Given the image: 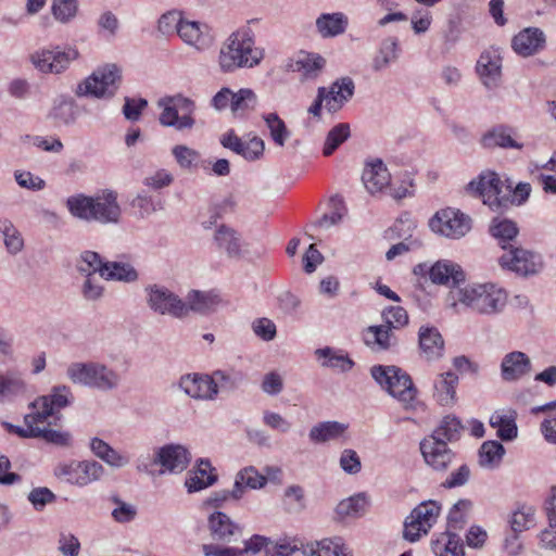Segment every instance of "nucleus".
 <instances>
[{"label":"nucleus","mask_w":556,"mask_h":556,"mask_svg":"<svg viewBox=\"0 0 556 556\" xmlns=\"http://www.w3.org/2000/svg\"><path fill=\"white\" fill-rule=\"evenodd\" d=\"M545 34L536 27H527L514 36L511 47L523 58L531 56L544 49Z\"/></svg>","instance_id":"22"},{"label":"nucleus","mask_w":556,"mask_h":556,"mask_svg":"<svg viewBox=\"0 0 556 556\" xmlns=\"http://www.w3.org/2000/svg\"><path fill=\"white\" fill-rule=\"evenodd\" d=\"M517 413L514 409L507 412H494L489 420L492 428L497 429V437L503 441H513L518 435L516 425Z\"/></svg>","instance_id":"35"},{"label":"nucleus","mask_w":556,"mask_h":556,"mask_svg":"<svg viewBox=\"0 0 556 556\" xmlns=\"http://www.w3.org/2000/svg\"><path fill=\"white\" fill-rule=\"evenodd\" d=\"M26 384L22 377L13 371L0 374V401L4 397L24 393Z\"/></svg>","instance_id":"52"},{"label":"nucleus","mask_w":556,"mask_h":556,"mask_svg":"<svg viewBox=\"0 0 556 556\" xmlns=\"http://www.w3.org/2000/svg\"><path fill=\"white\" fill-rule=\"evenodd\" d=\"M325 65L326 60L321 55L302 51L298 54L292 68L303 79H315L320 75Z\"/></svg>","instance_id":"34"},{"label":"nucleus","mask_w":556,"mask_h":556,"mask_svg":"<svg viewBox=\"0 0 556 556\" xmlns=\"http://www.w3.org/2000/svg\"><path fill=\"white\" fill-rule=\"evenodd\" d=\"M458 377L452 371L440 374L433 382V397L442 406H452L456 402Z\"/></svg>","instance_id":"30"},{"label":"nucleus","mask_w":556,"mask_h":556,"mask_svg":"<svg viewBox=\"0 0 556 556\" xmlns=\"http://www.w3.org/2000/svg\"><path fill=\"white\" fill-rule=\"evenodd\" d=\"M498 262L503 268H508L523 276L538 274L543 267L539 254L521 248H513V245L500 257Z\"/></svg>","instance_id":"15"},{"label":"nucleus","mask_w":556,"mask_h":556,"mask_svg":"<svg viewBox=\"0 0 556 556\" xmlns=\"http://www.w3.org/2000/svg\"><path fill=\"white\" fill-rule=\"evenodd\" d=\"M78 56L77 50L68 48L61 50L59 47L51 50H41L31 54L34 66L45 74H60L68 64Z\"/></svg>","instance_id":"14"},{"label":"nucleus","mask_w":556,"mask_h":556,"mask_svg":"<svg viewBox=\"0 0 556 556\" xmlns=\"http://www.w3.org/2000/svg\"><path fill=\"white\" fill-rule=\"evenodd\" d=\"M490 232L494 238L500 240L502 248L506 250L507 243L514 240L518 235V227L513 220L494 218L490 226Z\"/></svg>","instance_id":"48"},{"label":"nucleus","mask_w":556,"mask_h":556,"mask_svg":"<svg viewBox=\"0 0 556 556\" xmlns=\"http://www.w3.org/2000/svg\"><path fill=\"white\" fill-rule=\"evenodd\" d=\"M372 378L393 397L410 406L417 396V390L414 387L412 378L407 372L396 366H374L371 368Z\"/></svg>","instance_id":"7"},{"label":"nucleus","mask_w":556,"mask_h":556,"mask_svg":"<svg viewBox=\"0 0 556 556\" xmlns=\"http://www.w3.org/2000/svg\"><path fill=\"white\" fill-rule=\"evenodd\" d=\"M432 551L437 556H464L460 538L451 531L442 533L432 542Z\"/></svg>","instance_id":"43"},{"label":"nucleus","mask_w":556,"mask_h":556,"mask_svg":"<svg viewBox=\"0 0 556 556\" xmlns=\"http://www.w3.org/2000/svg\"><path fill=\"white\" fill-rule=\"evenodd\" d=\"M349 18L342 12L323 13L316 20V28L323 38H331L343 34Z\"/></svg>","instance_id":"36"},{"label":"nucleus","mask_w":556,"mask_h":556,"mask_svg":"<svg viewBox=\"0 0 556 556\" xmlns=\"http://www.w3.org/2000/svg\"><path fill=\"white\" fill-rule=\"evenodd\" d=\"M181 13L178 11H168L161 15L157 22V29L163 35L178 33V28L182 24Z\"/></svg>","instance_id":"64"},{"label":"nucleus","mask_w":556,"mask_h":556,"mask_svg":"<svg viewBox=\"0 0 556 556\" xmlns=\"http://www.w3.org/2000/svg\"><path fill=\"white\" fill-rule=\"evenodd\" d=\"M441 506L434 501H426L413 509L404 523V539L409 542L419 540L427 534L437 522Z\"/></svg>","instance_id":"11"},{"label":"nucleus","mask_w":556,"mask_h":556,"mask_svg":"<svg viewBox=\"0 0 556 556\" xmlns=\"http://www.w3.org/2000/svg\"><path fill=\"white\" fill-rule=\"evenodd\" d=\"M507 302V293L493 283L469 285L450 291L448 305L459 313V306L483 315L500 313Z\"/></svg>","instance_id":"2"},{"label":"nucleus","mask_w":556,"mask_h":556,"mask_svg":"<svg viewBox=\"0 0 556 556\" xmlns=\"http://www.w3.org/2000/svg\"><path fill=\"white\" fill-rule=\"evenodd\" d=\"M103 269L102 278L105 280L134 282L138 279L137 270L129 263L105 262Z\"/></svg>","instance_id":"45"},{"label":"nucleus","mask_w":556,"mask_h":556,"mask_svg":"<svg viewBox=\"0 0 556 556\" xmlns=\"http://www.w3.org/2000/svg\"><path fill=\"white\" fill-rule=\"evenodd\" d=\"M207 527L214 541L231 543L242 535V527L223 511L211 514Z\"/></svg>","instance_id":"21"},{"label":"nucleus","mask_w":556,"mask_h":556,"mask_svg":"<svg viewBox=\"0 0 556 556\" xmlns=\"http://www.w3.org/2000/svg\"><path fill=\"white\" fill-rule=\"evenodd\" d=\"M122 72L115 64H105L78 84L77 97H92L97 99H111L119 89Z\"/></svg>","instance_id":"6"},{"label":"nucleus","mask_w":556,"mask_h":556,"mask_svg":"<svg viewBox=\"0 0 556 556\" xmlns=\"http://www.w3.org/2000/svg\"><path fill=\"white\" fill-rule=\"evenodd\" d=\"M189 451L179 444H168L157 450L153 456V464H160L159 475L165 472L178 473L184 471L190 463Z\"/></svg>","instance_id":"17"},{"label":"nucleus","mask_w":556,"mask_h":556,"mask_svg":"<svg viewBox=\"0 0 556 556\" xmlns=\"http://www.w3.org/2000/svg\"><path fill=\"white\" fill-rule=\"evenodd\" d=\"M315 355L318 359H323V367L338 369L342 372H346L350 371L354 366V362L343 350L326 346L317 349L315 351Z\"/></svg>","instance_id":"39"},{"label":"nucleus","mask_w":556,"mask_h":556,"mask_svg":"<svg viewBox=\"0 0 556 556\" xmlns=\"http://www.w3.org/2000/svg\"><path fill=\"white\" fill-rule=\"evenodd\" d=\"M472 507V503L469 500H459L450 510L447 518V531L453 532L454 530L463 529L467 521V515Z\"/></svg>","instance_id":"55"},{"label":"nucleus","mask_w":556,"mask_h":556,"mask_svg":"<svg viewBox=\"0 0 556 556\" xmlns=\"http://www.w3.org/2000/svg\"><path fill=\"white\" fill-rule=\"evenodd\" d=\"M390 173L381 160L370 163L362 175V180L370 193L381 191L390 184Z\"/></svg>","instance_id":"33"},{"label":"nucleus","mask_w":556,"mask_h":556,"mask_svg":"<svg viewBox=\"0 0 556 556\" xmlns=\"http://www.w3.org/2000/svg\"><path fill=\"white\" fill-rule=\"evenodd\" d=\"M27 498L37 511H41L48 504L56 501V495L46 486H38L28 493Z\"/></svg>","instance_id":"62"},{"label":"nucleus","mask_w":556,"mask_h":556,"mask_svg":"<svg viewBox=\"0 0 556 556\" xmlns=\"http://www.w3.org/2000/svg\"><path fill=\"white\" fill-rule=\"evenodd\" d=\"M531 371V361L527 354L514 351L506 354L501 363V376L504 381H517Z\"/></svg>","instance_id":"26"},{"label":"nucleus","mask_w":556,"mask_h":556,"mask_svg":"<svg viewBox=\"0 0 556 556\" xmlns=\"http://www.w3.org/2000/svg\"><path fill=\"white\" fill-rule=\"evenodd\" d=\"M214 242L218 251L225 253L229 258L240 260L247 252V244L241 233L235 228L222 224L214 233Z\"/></svg>","instance_id":"18"},{"label":"nucleus","mask_w":556,"mask_h":556,"mask_svg":"<svg viewBox=\"0 0 556 556\" xmlns=\"http://www.w3.org/2000/svg\"><path fill=\"white\" fill-rule=\"evenodd\" d=\"M172 153L181 168L190 169L197 166L200 154L197 150L184 144H177L173 148Z\"/></svg>","instance_id":"61"},{"label":"nucleus","mask_w":556,"mask_h":556,"mask_svg":"<svg viewBox=\"0 0 556 556\" xmlns=\"http://www.w3.org/2000/svg\"><path fill=\"white\" fill-rule=\"evenodd\" d=\"M432 282L445 286H455L465 280L462 267L451 261H438L429 271Z\"/></svg>","instance_id":"28"},{"label":"nucleus","mask_w":556,"mask_h":556,"mask_svg":"<svg viewBox=\"0 0 556 556\" xmlns=\"http://www.w3.org/2000/svg\"><path fill=\"white\" fill-rule=\"evenodd\" d=\"M463 425L455 416L447 415L434 429L432 434L420 442V452L427 465L434 470L444 471L453 463L455 454L447 442L460 438Z\"/></svg>","instance_id":"1"},{"label":"nucleus","mask_w":556,"mask_h":556,"mask_svg":"<svg viewBox=\"0 0 556 556\" xmlns=\"http://www.w3.org/2000/svg\"><path fill=\"white\" fill-rule=\"evenodd\" d=\"M348 425L339 421H323L309 430V440L314 443H324L337 440L344 434Z\"/></svg>","instance_id":"42"},{"label":"nucleus","mask_w":556,"mask_h":556,"mask_svg":"<svg viewBox=\"0 0 556 556\" xmlns=\"http://www.w3.org/2000/svg\"><path fill=\"white\" fill-rule=\"evenodd\" d=\"M330 211L325 213L318 220L313 224V227L328 228L341 222L346 213V208L342 198L334 195L329 202Z\"/></svg>","instance_id":"50"},{"label":"nucleus","mask_w":556,"mask_h":556,"mask_svg":"<svg viewBox=\"0 0 556 556\" xmlns=\"http://www.w3.org/2000/svg\"><path fill=\"white\" fill-rule=\"evenodd\" d=\"M146 293L147 304L154 313L175 318L186 317L185 302L165 286L150 285Z\"/></svg>","instance_id":"13"},{"label":"nucleus","mask_w":556,"mask_h":556,"mask_svg":"<svg viewBox=\"0 0 556 556\" xmlns=\"http://www.w3.org/2000/svg\"><path fill=\"white\" fill-rule=\"evenodd\" d=\"M104 472L103 466L96 460H84L59 464L54 469V475L65 482L86 486L93 481H98Z\"/></svg>","instance_id":"12"},{"label":"nucleus","mask_w":556,"mask_h":556,"mask_svg":"<svg viewBox=\"0 0 556 556\" xmlns=\"http://www.w3.org/2000/svg\"><path fill=\"white\" fill-rule=\"evenodd\" d=\"M79 108L72 99H62L56 102L49 116L56 125H72L79 116Z\"/></svg>","instance_id":"44"},{"label":"nucleus","mask_w":556,"mask_h":556,"mask_svg":"<svg viewBox=\"0 0 556 556\" xmlns=\"http://www.w3.org/2000/svg\"><path fill=\"white\" fill-rule=\"evenodd\" d=\"M105 262L102 261L100 255L93 251H84L77 262L76 268L83 275H96L97 273L102 278Z\"/></svg>","instance_id":"54"},{"label":"nucleus","mask_w":556,"mask_h":556,"mask_svg":"<svg viewBox=\"0 0 556 556\" xmlns=\"http://www.w3.org/2000/svg\"><path fill=\"white\" fill-rule=\"evenodd\" d=\"M71 389L67 386L52 388L51 394L42 395L29 404V409H35L46 422L49 418L59 420L60 410L70 404Z\"/></svg>","instance_id":"16"},{"label":"nucleus","mask_w":556,"mask_h":556,"mask_svg":"<svg viewBox=\"0 0 556 556\" xmlns=\"http://www.w3.org/2000/svg\"><path fill=\"white\" fill-rule=\"evenodd\" d=\"M264 59V50L255 47L250 29L233 31L222 45L218 65L222 72L232 73L239 68H252Z\"/></svg>","instance_id":"4"},{"label":"nucleus","mask_w":556,"mask_h":556,"mask_svg":"<svg viewBox=\"0 0 556 556\" xmlns=\"http://www.w3.org/2000/svg\"><path fill=\"white\" fill-rule=\"evenodd\" d=\"M0 233L3 235L4 245L10 254H17L24 248L21 232L9 219H0Z\"/></svg>","instance_id":"49"},{"label":"nucleus","mask_w":556,"mask_h":556,"mask_svg":"<svg viewBox=\"0 0 556 556\" xmlns=\"http://www.w3.org/2000/svg\"><path fill=\"white\" fill-rule=\"evenodd\" d=\"M214 471L215 469L207 459H200L195 469L186 480L188 492H198L213 485L217 481V475Z\"/></svg>","instance_id":"32"},{"label":"nucleus","mask_w":556,"mask_h":556,"mask_svg":"<svg viewBox=\"0 0 556 556\" xmlns=\"http://www.w3.org/2000/svg\"><path fill=\"white\" fill-rule=\"evenodd\" d=\"M363 339L367 346L375 351H387L397 344L393 329L387 325L369 326L363 332Z\"/></svg>","instance_id":"29"},{"label":"nucleus","mask_w":556,"mask_h":556,"mask_svg":"<svg viewBox=\"0 0 556 556\" xmlns=\"http://www.w3.org/2000/svg\"><path fill=\"white\" fill-rule=\"evenodd\" d=\"M534 522V509L530 506H521L514 511L510 520L514 533L529 529Z\"/></svg>","instance_id":"60"},{"label":"nucleus","mask_w":556,"mask_h":556,"mask_svg":"<svg viewBox=\"0 0 556 556\" xmlns=\"http://www.w3.org/2000/svg\"><path fill=\"white\" fill-rule=\"evenodd\" d=\"M163 106L160 114V123L166 127H174L177 130L191 129L194 125L192 114L194 102L182 96L163 99L159 102Z\"/></svg>","instance_id":"10"},{"label":"nucleus","mask_w":556,"mask_h":556,"mask_svg":"<svg viewBox=\"0 0 556 556\" xmlns=\"http://www.w3.org/2000/svg\"><path fill=\"white\" fill-rule=\"evenodd\" d=\"M505 448L498 441H485L479 450V464L485 468H495L502 462Z\"/></svg>","instance_id":"47"},{"label":"nucleus","mask_w":556,"mask_h":556,"mask_svg":"<svg viewBox=\"0 0 556 556\" xmlns=\"http://www.w3.org/2000/svg\"><path fill=\"white\" fill-rule=\"evenodd\" d=\"M184 302L186 307V316H188L190 312L204 315L215 308V306L219 303V299L218 295L213 292L191 290L187 294L186 301Z\"/></svg>","instance_id":"37"},{"label":"nucleus","mask_w":556,"mask_h":556,"mask_svg":"<svg viewBox=\"0 0 556 556\" xmlns=\"http://www.w3.org/2000/svg\"><path fill=\"white\" fill-rule=\"evenodd\" d=\"M471 226V217L455 207L441 208L429 219L433 232L454 240L465 237Z\"/></svg>","instance_id":"8"},{"label":"nucleus","mask_w":556,"mask_h":556,"mask_svg":"<svg viewBox=\"0 0 556 556\" xmlns=\"http://www.w3.org/2000/svg\"><path fill=\"white\" fill-rule=\"evenodd\" d=\"M177 34L184 42L198 50H205L213 42L207 25L199 22L182 21Z\"/></svg>","instance_id":"27"},{"label":"nucleus","mask_w":556,"mask_h":556,"mask_svg":"<svg viewBox=\"0 0 556 556\" xmlns=\"http://www.w3.org/2000/svg\"><path fill=\"white\" fill-rule=\"evenodd\" d=\"M355 90L354 81L351 77H342L326 88V110L329 113L339 112L345 103L352 99Z\"/></svg>","instance_id":"25"},{"label":"nucleus","mask_w":556,"mask_h":556,"mask_svg":"<svg viewBox=\"0 0 556 556\" xmlns=\"http://www.w3.org/2000/svg\"><path fill=\"white\" fill-rule=\"evenodd\" d=\"M399 41L394 37L384 39L378 52L372 59L371 68L374 72H381L389 67V65L395 62L399 58Z\"/></svg>","instance_id":"41"},{"label":"nucleus","mask_w":556,"mask_h":556,"mask_svg":"<svg viewBox=\"0 0 556 556\" xmlns=\"http://www.w3.org/2000/svg\"><path fill=\"white\" fill-rule=\"evenodd\" d=\"M342 547V538H327L312 544H307L303 548L304 556H333L337 548Z\"/></svg>","instance_id":"51"},{"label":"nucleus","mask_w":556,"mask_h":556,"mask_svg":"<svg viewBox=\"0 0 556 556\" xmlns=\"http://www.w3.org/2000/svg\"><path fill=\"white\" fill-rule=\"evenodd\" d=\"M212 378L214 384L216 386V391L218 390H227L231 391L237 389L241 382L243 381V375L240 371L236 370H215L212 374Z\"/></svg>","instance_id":"57"},{"label":"nucleus","mask_w":556,"mask_h":556,"mask_svg":"<svg viewBox=\"0 0 556 556\" xmlns=\"http://www.w3.org/2000/svg\"><path fill=\"white\" fill-rule=\"evenodd\" d=\"M179 388L195 400L212 401L217 396L212 375L189 374L179 380Z\"/></svg>","instance_id":"19"},{"label":"nucleus","mask_w":556,"mask_h":556,"mask_svg":"<svg viewBox=\"0 0 556 556\" xmlns=\"http://www.w3.org/2000/svg\"><path fill=\"white\" fill-rule=\"evenodd\" d=\"M467 190L483 198V203L494 212H503L510 206V198L505 193V185L495 173L481 174L478 180L467 185Z\"/></svg>","instance_id":"9"},{"label":"nucleus","mask_w":556,"mask_h":556,"mask_svg":"<svg viewBox=\"0 0 556 556\" xmlns=\"http://www.w3.org/2000/svg\"><path fill=\"white\" fill-rule=\"evenodd\" d=\"M502 59L497 50H485L477 62V73L483 85L493 89L498 86L502 76Z\"/></svg>","instance_id":"23"},{"label":"nucleus","mask_w":556,"mask_h":556,"mask_svg":"<svg viewBox=\"0 0 556 556\" xmlns=\"http://www.w3.org/2000/svg\"><path fill=\"white\" fill-rule=\"evenodd\" d=\"M220 142L225 148L230 149L248 161L258 160L265 149L264 141L260 137L254 136L250 140L243 141L232 130L224 135Z\"/></svg>","instance_id":"24"},{"label":"nucleus","mask_w":556,"mask_h":556,"mask_svg":"<svg viewBox=\"0 0 556 556\" xmlns=\"http://www.w3.org/2000/svg\"><path fill=\"white\" fill-rule=\"evenodd\" d=\"M263 118L269 129L273 141L279 147L285 146L286 140L290 136L285 122L276 113L265 114Z\"/></svg>","instance_id":"56"},{"label":"nucleus","mask_w":556,"mask_h":556,"mask_svg":"<svg viewBox=\"0 0 556 556\" xmlns=\"http://www.w3.org/2000/svg\"><path fill=\"white\" fill-rule=\"evenodd\" d=\"M418 337L419 348L426 359L432 361L442 356L444 340L437 328L421 327Z\"/></svg>","instance_id":"31"},{"label":"nucleus","mask_w":556,"mask_h":556,"mask_svg":"<svg viewBox=\"0 0 556 556\" xmlns=\"http://www.w3.org/2000/svg\"><path fill=\"white\" fill-rule=\"evenodd\" d=\"M368 498L365 493L355 494L342 500L336 507L338 519L359 518L365 515L368 507Z\"/></svg>","instance_id":"40"},{"label":"nucleus","mask_w":556,"mask_h":556,"mask_svg":"<svg viewBox=\"0 0 556 556\" xmlns=\"http://www.w3.org/2000/svg\"><path fill=\"white\" fill-rule=\"evenodd\" d=\"M350 137V125L340 123L331 128L326 137L323 154L330 156Z\"/></svg>","instance_id":"53"},{"label":"nucleus","mask_w":556,"mask_h":556,"mask_svg":"<svg viewBox=\"0 0 556 556\" xmlns=\"http://www.w3.org/2000/svg\"><path fill=\"white\" fill-rule=\"evenodd\" d=\"M66 207L72 216L86 222L110 224L117 223L121 217L117 193L108 189L94 195H71L66 199Z\"/></svg>","instance_id":"3"},{"label":"nucleus","mask_w":556,"mask_h":556,"mask_svg":"<svg viewBox=\"0 0 556 556\" xmlns=\"http://www.w3.org/2000/svg\"><path fill=\"white\" fill-rule=\"evenodd\" d=\"M384 325L400 329L408 324V314L402 306H390L382 312Z\"/></svg>","instance_id":"63"},{"label":"nucleus","mask_w":556,"mask_h":556,"mask_svg":"<svg viewBox=\"0 0 556 556\" xmlns=\"http://www.w3.org/2000/svg\"><path fill=\"white\" fill-rule=\"evenodd\" d=\"M480 144L484 149L521 150L523 148V143L517 140V130L506 124H497L485 131L480 139Z\"/></svg>","instance_id":"20"},{"label":"nucleus","mask_w":556,"mask_h":556,"mask_svg":"<svg viewBox=\"0 0 556 556\" xmlns=\"http://www.w3.org/2000/svg\"><path fill=\"white\" fill-rule=\"evenodd\" d=\"M236 201L232 195H228L222 201L214 203L210 207V219L202 223L203 227L208 229L216 224L217 219L224 218L225 215L231 214L236 208Z\"/></svg>","instance_id":"58"},{"label":"nucleus","mask_w":556,"mask_h":556,"mask_svg":"<svg viewBox=\"0 0 556 556\" xmlns=\"http://www.w3.org/2000/svg\"><path fill=\"white\" fill-rule=\"evenodd\" d=\"M267 482V478L261 475L253 466L241 469L235 480L232 500H240L244 493V488L261 489Z\"/></svg>","instance_id":"38"},{"label":"nucleus","mask_w":556,"mask_h":556,"mask_svg":"<svg viewBox=\"0 0 556 556\" xmlns=\"http://www.w3.org/2000/svg\"><path fill=\"white\" fill-rule=\"evenodd\" d=\"M257 104V96L250 88H242L233 93L231 101V112L237 117H242L251 111H254Z\"/></svg>","instance_id":"46"},{"label":"nucleus","mask_w":556,"mask_h":556,"mask_svg":"<svg viewBox=\"0 0 556 556\" xmlns=\"http://www.w3.org/2000/svg\"><path fill=\"white\" fill-rule=\"evenodd\" d=\"M67 378L75 384L99 391H112L119 387L121 375L100 362H75L66 369Z\"/></svg>","instance_id":"5"},{"label":"nucleus","mask_w":556,"mask_h":556,"mask_svg":"<svg viewBox=\"0 0 556 556\" xmlns=\"http://www.w3.org/2000/svg\"><path fill=\"white\" fill-rule=\"evenodd\" d=\"M49 419L45 424H39V434L37 438L42 439L47 443L58 446H67L71 443V434L68 432L51 429Z\"/></svg>","instance_id":"59"}]
</instances>
